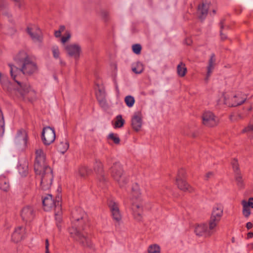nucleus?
Instances as JSON below:
<instances>
[{"mask_svg":"<svg viewBox=\"0 0 253 253\" xmlns=\"http://www.w3.org/2000/svg\"><path fill=\"white\" fill-rule=\"evenodd\" d=\"M65 49L69 56L78 59L82 52V48L78 44H71L66 46Z\"/></svg>","mask_w":253,"mask_h":253,"instance_id":"obj_13","label":"nucleus"},{"mask_svg":"<svg viewBox=\"0 0 253 253\" xmlns=\"http://www.w3.org/2000/svg\"><path fill=\"white\" fill-rule=\"evenodd\" d=\"M55 139V132L53 128L46 126L43 128L42 132V140L45 145L53 143Z\"/></svg>","mask_w":253,"mask_h":253,"instance_id":"obj_10","label":"nucleus"},{"mask_svg":"<svg viewBox=\"0 0 253 253\" xmlns=\"http://www.w3.org/2000/svg\"><path fill=\"white\" fill-rule=\"evenodd\" d=\"M220 28L221 31H230L232 30V29L228 25H227L225 23L224 19L221 20L220 24Z\"/></svg>","mask_w":253,"mask_h":253,"instance_id":"obj_42","label":"nucleus"},{"mask_svg":"<svg viewBox=\"0 0 253 253\" xmlns=\"http://www.w3.org/2000/svg\"><path fill=\"white\" fill-rule=\"evenodd\" d=\"M3 14H5V15H7L8 16H9V13H8V12H3Z\"/></svg>","mask_w":253,"mask_h":253,"instance_id":"obj_58","label":"nucleus"},{"mask_svg":"<svg viewBox=\"0 0 253 253\" xmlns=\"http://www.w3.org/2000/svg\"><path fill=\"white\" fill-rule=\"evenodd\" d=\"M27 133L25 130H18L14 140L16 147L21 150L25 149L27 147Z\"/></svg>","mask_w":253,"mask_h":253,"instance_id":"obj_8","label":"nucleus"},{"mask_svg":"<svg viewBox=\"0 0 253 253\" xmlns=\"http://www.w3.org/2000/svg\"><path fill=\"white\" fill-rule=\"evenodd\" d=\"M116 90L118 92L119 91V89H118V86L117 85H116Z\"/></svg>","mask_w":253,"mask_h":253,"instance_id":"obj_59","label":"nucleus"},{"mask_svg":"<svg viewBox=\"0 0 253 253\" xmlns=\"http://www.w3.org/2000/svg\"><path fill=\"white\" fill-rule=\"evenodd\" d=\"M62 33H55V36L56 38H59L60 41L62 43H65L70 40L71 35L70 33H63L64 34H62Z\"/></svg>","mask_w":253,"mask_h":253,"instance_id":"obj_29","label":"nucleus"},{"mask_svg":"<svg viewBox=\"0 0 253 253\" xmlns=\"http://www.w3.org/2000/svg\"><path fill=\"white\" fill-rule=\"evenodd\" d=\"M142 125V115L139 112H135L131 118V126L135 131H139Z\"/></svg>","mask_w":253,"mask_h":253,"instance_id":"obj_17","label":"nucleus"},{"mask_svg":"<svg viewBox=\"0 0 253 253\" xmlns=\"http://www.w3.org/2000/svg\"><path fill=\"white\" fill-rule=\"evenodd\" d=\"M25 228L23 226H19L15 228L12 235V239L17 242L22 240L25 236Z\"/></svg>","mask_w":253,"mask_h":253,"instance_id":"obj_20","label":"nucleus"},{"mask_svg":"<svg viewBox=\"0 0 253 253\" xmlns=\"http://www.w3.org/2000/svg\"><path fill=\"white\" fill-rule=\"evenodd\" d=\"M0 189L5 192L8 191L10 189L9 180L5 176L0 177Z\"/></svg>","mask_w":253,"mask_h":253,"instance_id":"obj_26","label":"nucleus"},{"mask_svg":"<svg viewBox=\"0 0 253 253\" xmlns=\"http://www.w3.org/2000/svg\"><path fill=\"white\" fill-rule=\"evenodd\" d=\"M15 62L20 68L11 64H9L10 73L15 87V91L21 96H24L29 93L33 94V91L27 82L21 81V76L24 75H31L38 71V66L24 50H21L15 56Z\"/></svg>","mask_w":253,"mask_h":253,"instance_id":"obj_1","label":"nucleus"},{"mask_svg":"<svg viewBox=\"0 0 253 253\" xmlns=\"http://www.w3.org/2000/svg\"><path fill=\"white\" fill-rule=\"evenodd\" d=\"M0 84L3 90L7 92L15 91L14 81L10 82L8 78L0 72Z\"/></svg>","mask_w":253,"mask_h":253,"instance_id":"obj_12","label":"nucleus"},{"mask_svg":"<svg viewBox=\"0 0 253 253\" xmlns=\"http://www.w3.org/2000/svg\"><path fill=\"white\" fill-rule=\"evenodd\" d=\"M46 163L45 155L42 148L39 147L35 150L34 169L36 173H40L42 169L48 167Z\"/></svg>","mask_w":253,"mask_h":253,"instance_id":"obj_6","label":"nucleus"},{"mask_svg":"<svg viewBox=\"0 0 253 253\" xmlns=\"http://www.w3.org/2000/svg\"><path fill=\"white\" fill-rule=\"evenodd\" d=\"M18 169L19 173L21 176H26L28 172L27 163L24 162L23 164H20L18 167Z\"/></svg>","mask_w":253,"mask_h":253,"instance_id":"obj_31","label":"nucleus"},{"mask_svg":"<svg viewBox=\"0 0 253 253\" xmlns=\"http://www.w3.org/2000/svg\"><path fill=\"white\" fill-rule=\"evenodd\" d=\"M102 164L99 160H96L94 164V170L97 172H101L102 169Z\"/></svg>","mask_w":253,"mask_h":253,"instance_id":"obj_43","label":"nucleus"},{"mask_svg":"<svg viewBox=\"0 0 253 253\" xmlns=\"http://www.w3.org/2000/svg\"><path fill=\"white\" fill-rule=\"evenodd\" d=\"M107 16V13H105V16Z\"/></svg>","mask_w":253,"mask_h":253,"instance_id":"obj_63","label":"nucleus"},{"mask_svg":"<svg viewBox=\"0 0 253 253\" xmlns=\"http://www.w3.org/2000/svg\"><path fill=\"white\" fill-rule=\"evenodd\" d=\"M56 210L55 216V220L57 221V226L58 228L60 229L61 226L59 225V223L61 222L62 220L61 218V211H60L61 209L60 210Z\"/></svg>","mask_w":253,"mask_h":253,"instance_id":"obj_39","label":"nucleus"},{"mask_svg":"<svg viewBox=\"0 0 253 253\" xmlns=\"http://www.w3.org/2000/svg\"><path fill=\"white\" fill-rule=\"evenodd\" d=\"M215 65V58L214 54H213L211 56L210 59L209 61L208 66H207V75L205 79V81H208L214 69Z\"/></svg>","mask_w":253,"mask_h":253,"instance_id":"obj_22","label":"nucleus"},{"mask_svg":"<svg viewBox=\"0 0 253 253\" xmlns=\"http://www.w3.org/2000/svg\"><path fill=\"white\" fill-rule=\"evenodd\" d=\"M235 179L238 186L242 187L243 186V180L239 172L236 173Z\"/></svg>","mask_w":253,"mask_h":253,"instance_id":"obj_40","label":"nucleus"},{"mask_svg":"<svg viewBox=\"0 0 253 253\" xmlns=\"http://www.w3.org/2000/svg\"><path fill=\"white\" fill-rule=\"evenodd\" d=\"M21 215L23 220L30 221L35 216V211L32 207L27 206L23 208Z\"/></svg>","mask_w":253,"mask_h":253,"instance_id":"obj_14","label":"nucleus"},{"mask_svg":"<svg viewBox=\"0 0 253 253\" xmlns=\"http://www.w3.org/2000/svg\"><path fill=\"white\" fill-rule=\"evenodd\" d=\"M79 174L82 177L88 175L90 173V170L86 167H81L78 171Z\"/></svg>","mask_w":253,"mask_h":253,"instance_id":"obj_36","label":"nucleus"},{"mask_svg":"<svg viewBox=\"0 0 253 253\" xmlns=\"http://www.w3.org/2000/svg\"><path fill=\"white\" fill-rule=\"evenodd\" d=\"M220 36L222 38L223 37H224V35L223 33H220Z\"/></svg>","mask_w":253,"mask_h":253,"instance_id":"obj_57","label":"nucleus"},{"mask_svg":"<svg viewBox=\"0 0 253 253\" xmlns=\"http://www.w3.org/2000/svg\"><path fill=\"white\" fill-rule=\"evenodd\" d=\"M248 238H252L253 237V232H250L248 234Z\"/></svg>","mask_w":253,"mask_h":253,"instance_id":"obj_56","label":"nucleus"},{"mask_svg":"<svg viewBox=\"0 0 253 253\" xmlns=\"http://www.w3.org/2000/svg\"><path fill=\"white\" fill-rule=\"evenodd\" d=\"M111 175L120 187H124L127 183V178L124 173L122 166L119 163H115L111 169Z\"/></svg>","mask_w":253,"mask_h":253,"instance_id":"obj_5","label":"nucleus"},{"mask_svg":"<svg viewBox=\"0 0 253 253\" xmlns=\"http://www.w3.org/2000/svg\"><path fill=\"white\" fill-rule=\"evenodd\" d=\"M61 197L58 195L54 201L51 195H48L43 198L42 204L45 211H48L53 207L55 209L60 210L61 207Z\"/></svg>","mask_w":253,"mask_h":253,"instance_id":"obj_9","label":"nucleus"},{"mask_svg":"<svg viewBox=\"0 0 253 253\" xmlns=\"http://www.w3.org/2000/svg\"><path fill=\"white\" fill-rule=\"evenodd\" d=\"M203 123L204 125L213 127L216 126L218 124V118L211 112H205L202 117Z\"/></svg>","mask_w":253,"mask_h":253,"instance_id":"obj_11","label":"nucleus"},{"mask_svg":"<svg viewBox=\"0 0 253 253\" xmlns=\"http://www.w3.org/2000/svg\"><path fill=\"white\" fill-rule=\"evenodd\" d=\"M108 138L113 140L115 144H119L120 139L117 134L116 133H110L108 135Z\"/></svg>","mask_w":253,"mask_h":253,"instance_id":"obj_41","label":"nucleus"},{"mask_svg":"<svg viewBox=\"0 0 253 253\" xmlns=\"http://www.w3.org/2000/svg\"><path fill=\"white\" fill-rule=\"evenodd\" d=\"M109 206L114 219L119 221L121 219L122 217L118 204L113 201H110L109 203Z\"/></svg>","mask_w":253,"mask_h":253,"instance_id":"obj_19","label":"nucleus"},{"mask_svg":"<svg viewBox=\"0 0 253 253\" xmlns=\"http://www.w3.org/2000/svg\"><path fill=\"white\" fill-rule=\"evenodd\" d=\"M185 174L186 171L185 169H181L178 170L176 178V185L181 190L192 192L193 188L186 182L184 178Z\"/></svg>","mask_w":253,"mask_h":253,"instance_id":"obj_7","label":"nucleus"},{"mask_svg":"<svg viewBox=\"0 0 253 253\" xmlns=\"http://www.w3.org/2000/svg\"><path fill=\"white\" fill-rule=\"evenodd\" d=\"M132 71L135 74H141L144 70V66L140 62H136L132 65Z\"/></svg>","mask_w":253,"mask_h":253,"instance_id":"obj_30","label":"nucleus"},{"mask_svg":"<svg viewBox=\"0 0 253 253\" xmlns=\"http://www.w3.org/2000/svg\"><path fill=\"white\" fill-rule=\"evenodd\" d=\"M96 98L100 106L104 109L108 108V104L106 99V93L103 89H99L96 93Z\"/></svg>","mask_w":253,"mask_h":253,"instance_id":"obj_18","label":"nucleus"},{"mask_svg":"<svg viewBox=\"0 0 253 253\" xmlns=\"http://www.w3.org/2000/svg\"><path fill=\"white\" fill-rule=\"evenodd\" d=\"M112 68L115 71L117 70V66L115 63H113L112 64Z\"/></svg>","mask_w":253,"mask_h":253,"instance_id":"obj_55","label":"nucleus"},{"mask_svg":"<svg viewBox=\"0 0 253 253\" xmlns=\"http://www.w3.org/2000/svg\"><path fill=\"white\" fill-rule=\"evenodd\" d=\"M245 94L238 92L235 95L222 93L220 98L217 100L218 104H225L229 107H235L243 103L246 99Z\"/></svg>","mask_w":253,"mask_h":253,"instance_id":"obj_3","label":"nucleus"},{"mask_svg":"<svg viewBox=\"0 0 253 253\" xmlns=\"http://www.w3.org/2000/svg\"><path fill=\"white\" fill-rule=\"evenodd\" d=\"M246 227L248 229H250L252 228L253 224L251 222H248L246 224Z\"/></svg>","mask_w":253,"mask_h":253,"instance_id":"obj_54","label":"nucleus"},{"mask_svg":"<svg viewBox=\"0 0 253 253\" xmlns=\"http://www.w3.org/2000/svg\"><path fill=\"white\" fill-rule=\"evenodd\" d=\"M132 190L133 196L136 197V198L138 197L140 195L139 188L137 184H135V185L133 186V187L132 188Z\"/></svg>","mask_w":253,"mask_h":253,"instance_id":"obj_46","label":"nucleus"},{"mask_svg":"<svg viewBox=\"0 0 253 253\" xmlns=\"http://www.w3.org/2000/svg\"><path fill=\"white\" fill-rule=\"evenodd\" d=\"M45 253H50L49 249V244L48 239L45 240Z\"/></svg>","mask_w":253,"mask_h":253,"instance_id":"obj_51","label":"nucleus"},{"mask_svg":"<svg viewBox=\"0 0 253 253\" xmlns=\"http://www.w3.org/2000/svg\"><path fill=\"white\" fill-rule=\"evenodd\" d=\"M69 29L65 25H60L59 26V28L58 30L55 31V32H63L64 31H66L68 32Z\"/></svg>","mask_w":253,"mask_h":253,"instance_id":"obj_49","label":"nucleus"},{"mask_svg":"<svg viewBox=\"0 0 253 253\" xmlns=\"http://www.w3.org/2000/svg\"><path fill=\"white\" fill-rule=\"evenodd\" d=\"M223 213V206L220 204H216L213 208L211 218L220 221Z\"/></svg>","mask_w":253,"mask_h":253,"instance_id":"obj_21","label":"nucleus"},{"mask_svg":"<svg viewBox=\"0 0 253 253\" xmlns=\"http://www.w3.org/2000/svg\"><path fill=\"white\" fill-rule=\"evenodd\" d=\"M243 207L242 213L245 217H248L251 213L250 208L253 209V197L250 198L248 200H243L241 201Z\"/></svg>","mask_w":253,"mask_h":253,"instance_id":"obj_15","label":"nucleus"},{"mask_svg":"<svg viewBox=\"0 0 253 253\" xmlns=\"http://www.w3.org/2000/svg\"><path fill=\"white\" fill-rule=\"evenodd\" d=\"M232 165L235 173L239 172L238 163L237 160L234 159L233 160V161L232 162Z\"/></svg>","mask_w":253,"mask_h":253,"instance_id":"obj_47","label":"nucleus"},{"mask_svg":"<svg viewBox=\"0 0 253 253\" xmlns=\"http://www.w3.org/2000/svg\"><path fill=\"white\" fill-rule=\"evenodd\" d=\"M125 102L128 107H131L134 104L135 100L133 97L128 95L125 97Z\"/></svg>","mask_w":253,"mask_h":253,"instance_id":"obj_38","label":"nucleus"},{"mask_svg":"<svg viewBox=\"0 0 253 253\" xmlns=\"http://www.w3.org/2000/svg\"><path fill=\"white\" fill-rule=\"evenodd\" d=\"M181 184V186H182H182H183H183H184V185H185L184 183H181V184Z\"/></svg>","mask_w":253,"mask_h":253,"instance_id":"obj_62","label":"nucleus"},{"mask_svg":"<svg viewBox=\"0 0 253 253\" xmlns=\"http://www.w3.org/2000/svg\"><path fill=\"white\" fill-rule=\"evenodd\" d=\"M39 30V27L36 25L30 24L27 27V32H36Z\"/></svg>","mask_w":253,"mask_h":253,"instance_id":"obj_44","label":"nucleus"},{"mask_svg":"<svg viewBox=\"0 0 253 253\" xmlns=\"http://www.w3.org/2000/svg\"><path fill=\"white\" fill-rule=\"evenodd\" d=\"M212 13H213V14H215V13H216V10H214H214H212Z\"/></svg>","mask_w":253,"mask_h":253,"instance_id":"obj_60","label":"nucleus"},{"mask_svg":"<svg viewBox=\"0 0 253 253\" xmlns=\"http://www.w3.org/2000/svg\"><path fill=\"white\" fill-rule=\"evenodd\" d=\"M132 210L134 219L141 221L142 220L143 207L140 203H133L132 205Z\"/></svg>","mask_w":253,"mask_h":253,"instance_id":"obj_16","label":"nucleus"},{"mask_svg":"<svg viewBox=\"0 0 253 253\" xmlns=\"http://www.w3.org/2000/svg\"><path fill=\"white\" fill-rule=\"evenodd\" d=\"M40 179L41 188L43 190H48L52 184L53 175L50 167H45L40 173H36Z\"/></svg>","mask_w":253,"mask_h":253,"instance_id":"obj_4","label":"nucleus"},{"mask_svg":"<svg viewBox=\"0 0 253 253\" xmlns=\"http://www.w3.org/2000/svg\"><path fill=\"white\" fill-rule=\"evenodd\" d=\"M74 218V220L72 222L71 226L68 229L70 237L78 242L82 246L94 250V245L91 240L80 230L82 228L83 217Z\"/></svg>","mask_w":253,"mask_h":253,"instance_id":"obj_2","label":"nucleus"},{"mask_svg":"<svg viewBox=\"0 0 253 253\" xmlns=\"http://www.w3.org/2000/svg\"><path fill=\"white\" fill-rule=\"evenodd\" d=\"M125 120L123 119L122 115H117L114 119L113 126L114 128H118L123 126L125 124Z\"/></svg>","mask_w":253,"mask_h":253,"instance_id":"obj_28","label":"nucleus"},{"mask_svg":"<svg viewBox=\"0 0 253 253\" xmlns=\"http://www.w3.org/2000/svg\"><path fill=\"white\" fill-rule=\"evenodd\" d=\"M15 5L18 6V8H21L24 5V0H14Z\"/></svg>","mask_w":253,"mask_h":253,"instance_id":"obj_48","label":"nucleus"},{"mask_svg":"<svg viewBox=\"0 0 253 253\" xmlns=\"http://www.w3.org/2000/svg\"><path fill=\"white\" fill-rule=\"evenodd\" d=\"M251 109H252V107H249L248 108V110L249 111L251 110Z\"/></svg>","mask_w":253,"mask_h":253,"instance_id":"obj_61","label":"nucleus"},{"mask_svg":"<svg viewBox=\"0 0 253 253\" xmlns=\"http://www.w3.org/2000/svg\"><path fill=\"white\" fill-rule=\"evenodd\" d=\"M187 72V69L185 67V65L182 63L180 62L177 66V73L179 77H184Z\"/></svg>","mask_w":253,"mask_h":253,"instance_id":"obj_32","label":"nucleus"},{"mask_svg":"<svg viewBox=\"0 0 253 253\" xmlns=\"http://www.w3.org/2000/svg\"><path fill=\"white\" fill-rule=\"evenodd\" d=\"M133 52L136 54H139L140 53L141 50V46L139 44H135L132 46Z\"/></svg>","mask_w":253,"mask_h":253,"instance_id":"obj_45","label":"nucleus"},{"mask_svg":"<svg viewBox=\"0 0 253 253\" xmlns=\"http://www.w3.org/2000/svg\"><path fill=\"white\" fill-rule=\"evenodd\" d=\"M32 40L36 42H40L42 41V36L41 33H28Z\"/></svg>","mask_w":253,"mask_h":253,"instance_id":"obj_34","label":"nucleus"},{"mask_svg":"<svg viewBox=\"0 0 253 253\" xmlns=\"http://www.w3.org/2000/svg\"><path fill=\"white\" fill-rule=\"evenodd\" d=\"M213 175V173L211 171H209L206 174V179L208 180V179L212 177Z\"/></svg>","mask_w":253,"mask_h":253,"instance_id":"obj_52","label":"nucleus"},{"mask_svg":"<svg viewBox=\"0 0 253 253\" xmlns=\"http://www.w3.org/2000/svg\"><path fill=\"white\" fill-rule=\"evenodd\" d=\"M195 233L199 236L203 235L208 236V225L204 223L196 225L195 228Z\"/></svg>","mask_w":253,"mask_h":253,"instance_id":"obj_24","label":"nucleus"},{"mask_svg":"<svg viewBox=\"0 0 253 253\" xmlns=\"http://www.w3.org/2000/svg\"><path fill=\"white\" fill-rule=\"evenodd\" d=\"M219 221L215 219L210 218L209 221V226H208V236H211L215 231V228L217 226Z\"/></svg>","mask_w":253,"mask_h":253,"instance_id":"obj_27","label":"nucleus"},{"mask_svg":"<svg viewBox=\"0 0 253 253\" xmlns=\"http://www.w3.org/2000/svg\"><path fill=\"white\" fill-rule=\"evenodd\" d=\"M250 131H253V125H249L248 127L245 128L243 130V132Z\"/></svg>","mask_w":253,"mask_h":253,"instance_id":"obj_50","label":"nucleus"},{"mask_svg":"<svg viewBox=\"0 0 253 253\" xmlns=\"http://www.w3.org/2000/svg\"><path fill=\"white\" fill-rule=\"evenodd\" d=\"M4 131V121L3 115L0 109V135H2Z\"/></svg>","mask_w":253,"mask_h":253,"instance_id":"obj_37","label":"nucleus"},{"mask_svg":"<svg viewBox=\"0 0 253 253\" xmlns=\"http://www.w3.org/2000/svg\"><path fill=\"white\" fill-rule=\"evenodd\" d=\"M209 6L210 4L209 3H204L199 6L198 10V16L199 18L201 20L205 19L206 17Z\"/></svg>","mask_w":253,"mask_h":253,"instance_id":"obj_23","label":"nucleus"},{"mask_svg":"<svg viewBox=\"0 0 253 253\" xmlns=\"http://www.w3.org/2000/svg\"><path fill=\"white\" fill-rule=\"evenodd\" d=\"M69 147V143L66 140H65L60 143L58 146V149L60 153L64 154L68 149Z\"/></svg>","mask_w":253,"mask_h":253,"instance_id":"obj_35","label":"nucleus"},{"mask_svg":"<svg viewBox=\"0 0 253 253\" xmlns=\"http://www.w3.org/2000/svg\"><path fill=\"white\" fill-rule=\"evenodd\" d=\"M147 253H161V248L156 244L149 245L147 250Z\"/></svg>","mask_w":253,"mask_h":253,"instance_id":"obj_33","label":"nucleus"},{"mask_svg":"<svg viewBox=\"0 0 253 253\" xmlns=\"http://www.w3.org/2000/svg\"><path fill=\"white\" fill-rule=\"evenodd\" d=\"M51 51L54 58L58 60L61 65H64V62L60 58V51L59 47L56 45H53L51 48Z\"/></svg>","mask_w":253,"mask_h":253,"instance_id":"obj_25","label":"nucleus"},{"mask_svg":"<svg viewBox=\"0 0 253 253\" xmlns=\"http://www.w3.org/2000/svg\"><path fill=\"white\" fill-rule=\"evenodd\" d=\"M6 6V4L4 2L3 0H0V9H2L3 6L5 7Z\"/></svg>","mask_w":253,"mask_h":253,"instance_id":"obj_53","label":"nucleus"}]
</instances>
